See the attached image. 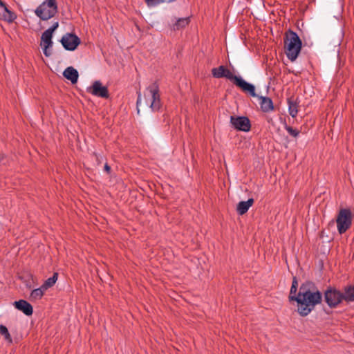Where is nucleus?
I'll return each instance as SVG.
<instances>
[{
    "instance_id": "f3484780",
    "label": "nucleus",
    "mask_w": 354,
    "mask_h": 354,
    "mask_svg": "<svg viewBox=\"0 0 354 354\" xmlns=\"http://www.w3.org/2000/svg\"><path fill=\"white\" fill-rule=\"evenodd\" d=\"M344 298L347 303L354 301V286H346L344 288Z\"/></svg>"
},
{
    "instance_id": "6ab92c4d",
    "label": "nucleus",
    "mask_w": 354,
    "mask_h": 354,
    "mask_svg": "<svg viewBox=\"0 0 354 354\" xmlns=\"http://www.w3.org/2000/svg\"><path fill=\"white\" fill-rule=\"evenodd\" d=\"M45 291L46 290L42 288V286L39 288L33 290L30 293V300L40 299L43 297Z\"/></svg>"
},
{
    "instance_id": "9b49d317",
    "label": "nucleus",
    "mask_w": 354,
    "mask_h": 354,
    "mask_svg": "<svg viewBox=\"0 0 354 354\" xmlns=\"http://www.w3.org/2000/svg\"><path fill=\"white\" fill-rule=\"evenodd\" d=\"M52 37L53 35L46 30L42 33L41 37L40 45L43 48V52L46 57H49L51 55V52L48 48H51L53 46Z\"/></svg>"
},
{
    "instance_id": "20e7f679",
    "label": "nucleus",
    "mask_w": 354,
    "mask_h": 354,
    "mask_svg": "<svg viewBox=\"0 0 354 354\" xmlns=\"http://www.w3.org/2000/svg\"><path fill=\"white\" fill-rule=\"evenodd\" d=\"M57 0H46L35 10V14L43 21H47L57 13Z\"/></svg>"
},
{
    "instance_id": "f257e3e1",
    "label": "nucleus",
    "mask_w": 354,
    "mask_h": 354,
    "mask_svg": "<svg viewBox=\"0 0 354 354\" xmlns=\"http://www.w3.org/2000/svg\"><path fill=\"white\" fill-rule=\"evenodd\" d=\"M288 298L290 301H297V311L301 317L308 315L322 301V293L311 281L302 283L297 295Z\"/></svg>"
},
{
    "instance_id": "bb28decb",
    "label": "nucleus",
    "mask_w": 354,
    "mask_h": 354,
    "mask_svg": "<svg viewBox=\"0 0 354 354\" xmlns=\"http://www.w3.org/2000/svg\"><path fill=\"white\" fill-rule=\"evenodd\" d=\"M3 336H4L5 339L7 340L8 342H10V343L12 342V339L11 335L8 331L5 335H3Z\"/></svg>"
},
{
    "instance_id": "a211bd4d",
    "label": "nucleus",
    "mask_w": 354,
    "mask_h": 354,
    "mask_svg": "<svg viewBox=\"0 0 354 354\" xmlns=\"http://www.w3.org/2000/svg\"><path fill=\"white\" fill-rule=\"evenodd\" d=\"M58 278V273L55 272L53 275V277L48 278L46 279L44 283L41 285L42 288L45 289L46 290H48L49 288L53 287L55 283H56Z\"/></svg>"
},
{
    "instance_id": "7ed1b4c3",
    "label": "nucleus",
    "mask_w": 354,
    "mask_h": 354,
    "mask_svg": "<svg viewBox=\"0 0 354 354\" xmlns=\"http://www.w3.org/2000/svg\"><path fill=\"white\" fill-rule=\"evenodd\" d=\"M286 55L288 58L294 62L298 57L301 48V41L297 34L289 30L286 34L285 39Z\"/></svg>"
},
{
    "instance_id": "f8f14e48",
    "label": "nucleus",
    "mask_w": 354,
    "mask_h": 354,
    "mask_svg": "<svg viewBox=\"0 0 354 354\" xmlns=\"http://www.w3.org/2000/svg\"><path fill=\"white\" fill-rule=\"evenodd\" d=\"M14 306L17 309L22 311L27 316L32 315V306L26 300L20 299L19 301H15Z\"/></svg>"
},
{
    "instance_id": "c85d7f7f",
    "label": "nucleus",
    "mask_w": 354,
    "mask_h": 354,
    "mask_svg": "<svg viewBox=\"0 0 354 354\" xmlns=\"http://www.w3.org/2000/svg\"><path fill=\"white\" fill-rule=\"evenodd\" d=\"M104 169V171L106 173H108V174L110 173V171H111V167L108 165V163H105Z\"/></svg>"
},
{
    "instance_id": "f03ea898",
    "label": "nucleus",
    "mask_w": 354,
    "mask_h": 354,
    "mask_svg": "<svg viewBox=\"0 0 354 354\" xmlns=\"http://www.w3.org/2000/svg\"><path fill=\"white\" fill-rule=\"evenodd\" d=\"M212 74L213 77L216 78L226 77L233 81V83L243 91L249 93L251 96H256L255 87L253 84L245 82L241 77L233 75L232 73L224 66L213 68L212 69Z\"/></svg>"
},
{
    "instance_id": "cd10ccee",
    "label": "nucleus",
    "mask_w": 354,
    "mask_h": 354,
    "mask_svg": "<svg viewBox=\"0 0 354 354\" xmlns=\"http://www.w3.org/2000/svg\"><path fill=\"white\" fill-rule=\"evenodd\" d=\"M140 102H141V94H140V92H138V99H137V102H136V104H137V107L138 108L139 105L140 104ZM138 112H139V109H138Z\"/></svg>"
},
{
    "instance_id": "423d86ee",
    "label": "nucleus",
    "mask_w": 354,
    "mask_h": 354,
    "mask_svg": "<svg viewBox=\"0 0 354 354\" xmlns=\"http://www.w3.org/2000/svg\"><path fill=\"white\" fill-rule=\"evenodd\" d=\"M147 93L145 95L148 97L151 109L155 111H158L161 107V102L159 94V86L157 82H154L147 88Z\"/></svg>"
},
{
    "instance_id": "6e6552de",
    "label": "nucleus",
    "mask_w": 354,
    "mask_h": 354,
    "mask_svg": "<svg viewBox=\"0 0 354 354\" xmlns=\"http://www.w3.org/2000/svg\"><path fill=\"white\" fill-rule=\"evenodd\" d=\"M230 123L238 131L248 132L251 129L250 121L245 116H231Z\"/></svg>"
},
{
    "instance_id": "0eeeda50",
    "label": "nucleus",
    "mask_w": 354,
    "mask_h": 354,
    "mask_svg": "<svg viewBox=\"0 0 354 354\" xmlns=\"http://www.w3.org/2000/svg\"><path fill=\"white\" fill-rule=\"evenodd\" d=\"M324 300L330 308H334L344 301V298L343 292L339 290L328 288L324 292Z\"/></svg>"
},
{
    "instance_id": "aec40b11",
    "label": "nucleus",
    "mask_w": 354,
    "mask_h": 354,
    "mask_svg": "<svg viewBox=\"0 0 354 354\" xmlns=\"http://www.w3.org/2000/svg\"><path fill=\"white\" fill-rule=\"evenodd\" d=\"M189 17L179 18L174 25V30H179L180 28H185L189 23Z\"/></svg>"
},
{
    "instance_id": "393cba45",
    "label": "nucleus",
    "mask_w": 354,
    "mask_h": 354,
    "mask_svg": "<svg viewBox=\"0 0 354 354\" xmlns=\"http://www.w3.org/2000/svg\"><path fill=\"white\" fill-rule=\"evenodd\" d=\"M94 156L95 158V160L97 162V165H100L102 163V156H100V155H98L97 153H94Z\"/></svg>"
},
{
    "instance_id": "b1692460",
    "label": "nucleus",
    "mask_w": 354,
    "mask_h": 354,
    "mask_svg": "<svg viewBox=\"0 0 354 354\" xmlns=\"http://www.w3.org/2000/svg\"><path fill=\"white\" fill-rule=\"evenodd\" d=\"M59 23L58 21L55 22L51 27L46 30L47 32H50V34H53L54 31L58 28Z\"/></svg>"
},
{
    "instance_id": "dca6fc26",
    "label": "nucleus",
    "mask_w": 354,
    "mask_h": 354,
    "mask_svg": "<svg viewBox=\"0 0 354 354\" xmlns=\"http://www.w3.org/2000/svg\"><path fill=\"white\" fill-rule=\"evenodd\" d=\"M288 111L292 118H295L298 113L299 102L297 99L291 97L288 99Z\"/></svg>"
},
{
    "instance_id": "2eb2a0df",
    "label": "nucleus",
    "mask_w": 354,
    "mask_h": 354,
    "mask_svg": "<svg viewBox=\"0 0 354 354\" xmlns=\"http://www.w3.org/2000/svg\"><path fill=\"white\" fill-rule=\"evenodd\" d=\"M254 199L249 198L247 201H241L238 203L236 211L239 215L245 214L249 208L254 204Z\"/></svg>"
},
{
    "instance_id": "4468645a",
    "label": "nucleus",
    "mask_w": 354,
    "mask_h": 354,
    "mask_svg": "<svg viewBox=\"0 0 354 354\" xmlns=\"http://www.w3.org/2000/svg\"><path fill=\"white\" fill-rule=\"evenodd\" d=\"M63 75L65 78L70 80L73 84H75L77 82L79 77L77 71L72 66L67 67L64 70Z\"/></svg>"
},
{
    "instance_id": "5701e85b",
    "label": "nucleus",
    "mask_w": 354,
    "mask_h": 354,
    "mask_svg": "<svg viewBox=\"0 0 354 354\" xmlns=\"http://www.w3.org/2000/svg\"><path fill=\"white\" fill-rule=\"evenodd\" d=\"M285 129L288 132V133L292 136L294 138H297L299 135L300 131L297 130V129H294L290 126L286 125Z\"/></svg>"
},
{
    "instance_id": "412c9836",
    "label": "nucleus",
    "mask_w": 354,
    "mask_h": 354,
    "mask_svg": "<svg viewBox=\"0 0 354 354\" xmlns=\"http://www.w3.org/2000/svg\"><path fill=\"white\" fill-rule=\"evenodd\" d=\"M297 287H298V281H297V278L295 277H293V279H292L289 297L295 296V295H297Z\"/></svg>"
},
{
    "instance_id": "39448f33",
    "label": "nucleus",
    "mask_w": 354,
    "mask_h": 354,
    "mask_svg": "<svg viewBox=\"0 0 354 354\" xmlns=\"http://www.w3.org/2000/svg\"><path fill=\"white\" fill-rule=\"evenodd\" d=\"M353 215L350 209H341L336 218L338 232L340 234L345 233L351 226Z\"/></svg>"
},
{
    "instance_id": "1a4fd4ad",
    "label": "nucleus",
    "mask_w": 354,
    "mask_h": 354,
    "mask_svg": "<svg viewBox=\"0 0 354 354\" xmlns=\"http://www.w3.org/2000/svg\"><path fill=\"white\" fill-rule=\"evenodd\" d=\"M60 41L64 48L70 51L75 50L81 42L80 39L73 33H66L62 37Z\"/></svg>"
},
{
    "instance_id": "4be33fe9",
    "label": "nucleus",
    "mask_w": 354,
    "mask_h": 354,
    "mask_svg": "<svg viewBox=\"0 0 354 354\" xmlns=\"http://www.w3.org/2000/svg\"><path fill=\"white\" fill-rule=\"evenodd\" d=\"M176 0H146V3L148 6L149 7H152V6H155L160 3H162V2H173V1H175Z\"/></svg>"
},
{
    "instance_id": "ddd939ff",
    "label": "nucleus",
    "mask_w": 354,
    "mask_h": 354,
    "mask_svg": "<svg viewBox=\"0 0 354 354\" xmlns=\"http://www.w3.org/2000/svg\"><path fill=\"white\" fill-rule=\"evenodd\" d=\"M255 97H257L260 100V106L262 111L267 113L274 110V105L271 98L259 96L257 94Z\"/></svg>"
},
{
    "instance_id": "c756f323",
    "label": "nucleus",
    "mask_w": 354,
    "mask_h": 354,
    "mask_svg": "<svg viewBox=\"0 0 354 354\" xmlns=\"http://www.w3.org/2000/svg\"><path fill=\"white\" fill-rule=\"evenodd\" d=\"M0 7L2 8L3 9H4L5 7H7V6L4 2H3L1 0H0Z\"/></svg>"
},
{
    "instance_id": "a878e982",
    "label": "nucleus",
    "mask_w": 354,
    "mask_h": 354,
    "mask_svg": "<svg viewBox=\"0 0 354 354\" xmlns=\"http://www.w3.org/2000/svg\"><path fill=\"white\" fill-rule=\"evenodd\" d=\"M8 331V328L3 326V325H0V334H1L2 335H5L7 332Z\"/></svg>"
},
{
    "instance_id": "9d476101",
    "label": "nucleus",
    "mask_w": 354,
    "mask_h": 354,
    "mask_svg": "<svg viewBox=\"0 0 354 354\" xmlns=\"http://www.w3.org/2000/svg\"><path fill=\"white\" fill-rule=\"evenodd\" d=\"M86 91L88 93L94 96L105 99L109 97L108 88L105 86H102V84L99 80L95 81L91 86L87 88Z\"/></svg>"
},
{
    "instance_id": "7c9ffc66",
    "label": "nucleus",
    "mask_w": 354,
    "mask_h": 354,
    "mask_svg": "<svg viewBox=\"0 0 354 354\" xmlns=\"http://www.w3.org/2000/svg\"><path fill=\"white\" fill-rule=\"evenodd\" d=\"M5 158V156L3 153H0V162L3 160Z\"/></svg>"
}]
</instances>
